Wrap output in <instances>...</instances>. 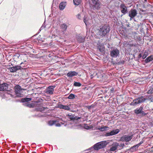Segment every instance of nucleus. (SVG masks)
Here are the masks:
<instances>
[{"label":"nucleus","instance_id":"f257e3e1","mask_svg":"<svg viewBox=\"0 0 153 153\" xmlns=\"http://www.w3.org/2000/svg\"><path fill=\"white\" fill-rule=\"evenodd\" d=\"M110 31L109 25H105L99 27L97 30V36L99 38H102L105 36Z\"/></svg>","mask_w":153,"mask_h":153},{"label":"nucleus","instance_id":"f03ea898","mask_svg":"<svg viewBox=\"0 0 153 153\" xmlns=\"http://www.w3.org/2000/svg\"><path fill=\"white\" fill-rule=\"evenodd\" d=\"M149 100L151 102H153V95H151L147 96L146 97L145 96H141L138 97L134 100L131 102L130 105H131L135 106L139 103L144 102L146 100Z\"/></svg>","mask_w":153,"mask_h":153},{"label":"nucleus","instance_id":"7ed1b4c3","mask_svg":"<svg viewBox=\"0 0 153 153\" xmlns=\"http://www.w3.org/2000/svg\"><path fill=\"white\" fill-rule=\"evenodd\" d=\"M91 1L93 9L95 11L99 10L102 6L99 0H91Z\"/></svg>","mask_w":153,"mask_h":153},{"label":"nucleus","instance_id":"20e7f679","mask_svg":"<svg viewBox=\"0 0 153 153\" xmlns=\"http://www.w3.org/2000/svg\"><path fill=\"white\" fill-rule=\"evenodd\" d=\"M65 122L63 121L61 119H57L56 120H50L48 123V124L49 126H52L53 125H55L56 126L60 127L61 125L64 124Z\"/></svg>","mask_w":153,"mask_h":153},{"label":"nucleus","instance_id":"39448f33","mask_svg":"<svg viewBox=\"0 0 153 153\" xmlns=\"http://www.w3.org/2000/svg\"><path fill=\"white\" fill-rule=\"evenodd\" d=\"M108 143L106 141H103L99 142L94 146V148L95 150H98L105 147L108 144Z\"/></svg>","mask_w":153,"mask_h":153},{"label":"nucleus","instance_id":"423d86ee","mask_svg":"<svg viewBox=\"0 0 153 153\" xmlns=\"http://www.w3.org/2000/svg\"><path fill=\"white\" fill-rule=\"evenodd\" d=\"M26 89L21 88V87L19 85H17L15 87V91L17 96L19 97H22L23 95L22 94V90H25Z\"/></svg>","mask_w":153,"mask_h":153},{"label":"nucleus","instance_id":"0eeeda50","mask_svg":"<svg viewBox=\"0 0 153 153\" xmlns=\"http://www.w3.org/2000/svg\"><path fill=\"white\" fill-rule=\"evenodd\" d=\"M137 10L135 9H132L129 12V16L130 17V20H132L137 15Z\"/></svg>","mask_w":153,"mask_h":153},{"label":"nucleus","instance_id":"6e6552de","mask_svg":"<svg viewBox=\"0 0 153 153\" xmlns=\"http://www.w3.org/2000/svg\"><path fill=\"white\" fill-rule=\"evenodd\" d=\"M119 53V51L117 48H115L111 51L110 55L112 57H116L118 56Z\"/></svg>","mask_w":153,"mask_h":153},{"label":"nucleus","instance_id":"1a4fd4ad","mask_svg":"<svg viewBox=\"0 0 153 153\" xmlns=\"http://www.w3.org/2000/svg\"><path fill=\"white\" fill-rule=\"evenodd\" d=\"M55 86H50L46 89V92L50 94H53L54 91Z\"/></svg>","mask_w":153,"mask_h":153},{"label":"nucleus","instance_id":"9d476101","mask_svg":"<svg viewBox=\"0 0 153 153\" xmlns=\"http://www.w3.org/2000/svg\"><path fill=\"white\" fill-rule=\"evenodd\" d=\"M8 85L6 83H4L0 85V91H4L7 90Z\"/></svg>","mask_w":153,"mask_h":153},{"label":"nucleus","instance_id":"9b49d317","mask_svg":"<svg viewBox=\"0 0 153 153\" xmlns=\"http://www.w3.org/2000/svg\"><path fill=\"white\" fill-rule=\"evenodd\" d=\"M132 138V135L128 136L125 135H123L121 137V139L122 141L128 142L130 141Z\"/></svg>","mask_w":153,"mask_h":153},{"label":"nucleus","instance_id":"f8f14e48","mask_svg":"<svg viewBox=\"0 0 153 153\" xmlns=\"http://www.w3.org/2000/svg\"><path fill=\"white\" fill-rule=\"evenodd\" d=\"M121 13L124 14H126L127 12V9L124 4H122L120 6Z\"/></svg>","mask_w":153,"mask_h":153},{"label":"nucleus","instance_id":"ddd939ff","mask_svg":"<svg viewBox=\"0 0 153 153\" xmlns=\"http://www.w3.org/2000/svg\"><path fill=\"white\" fill-rule=\"evenodd\" d=\"M71 104L67 105H64L62 104H59L58 105V107L60 109H63L65 110H69L71 107Z\"/></svg>","mask_w":153,"mask_h":153},{"label":"nucleus","instance_id":"4468645a","mask_svg":"<svg viewBox=\"0 0 153 153\" xmlns=\"http://www.w3.org/2000/svg\"><path fill=\"white\" fill-rule=\"evenodd\" d=\"M119 146L118 143L115 142L111 146L110 149V151L111 152H114L116 150L118 146Z\"/></svg>","mask_w":153,"mask_h":153},{"label":"nucleus","instance_id":"2eb2a0df","mask_svg":"<svg viewBox=\"0 0 153 153\" xmlns=\"http://www.w3.org/2000/svg\"><path fill=\"white\" fill-rule=\"evenodd\" d=\"M39 102L38 101L34 102L33 103H31L26 104V105L30 108H33L36 106V105H38V106L40 105V104H38Z\"/></svg>","mask_w":153,"mask_h":153},{"label":"nucleus","instance_id":"dca6fc26","mask_svg":"<svg viewBox=\"0 0 153 153\" xmlns=\"http://www.w3.org/2000/svg\"><path fill=\"white\" fill-rule=\"evenodd\" d=\"M78 74V73L75 71H70L68 72L67 74L68 77H72L73 76H76Z\"/></svg>","mask_w":153,"mask_h":153},{"label":"nucleus","instance_id":"f3484780","mask_svg":"<svg viewBox=\"0 0 153 153\" xmlns=\"http://www.w3.org/2000/svg\"><path fill=\"white\" fill-rule=\"evenodd\" d=\"M68 118H69L71 120H78L81 119L80 117H77L76 116L74 117V116H72L71 115L68 114Z\"/></svg>","mask_w":153,"mask_h":153},{"label":"nucleus","instance_id":"a211bd4d","mask_svg":"<svg viewBox=\"0 0 153 153\" xmlns=\"http://www.w3.org/2000/svg\"><path fill=\"white\" fill-rule=\"evenodd\" d=\"M66 5V2H61L59 6V7L60 10H62L64 9Z\"/></svg>","mask_w":153,"mask_h":153},{"label":"nucleus","instance_id":"6ab92c4d","mask_svg":"<svg viewBox=\"0 0 153 153\" xmlns=\"http://www.w3.org/2000/svg\"><path fill=\"white\" fill-rule=\"evenodd\" d=\"M143 110V108L142 107H140L139 108H137L134 111V113L136 114H140L141 113L142 111Z\"/></svg>","mask_w":153,"mask_h":153},{"label":"nucleus","instance_id":"aec40b11","mask_svg":"<svg viewBox=\"0 0 153 153\" xmlns=\"http://www.w3.org/2000/svg\"><path fill=\"white\" fill-rule=\"evenodd\" d=\"M68 25L66 24H65L64 23L62 24L61 26V28L64 31H65L67 29L68 27Z\"/></svg>","mask_w":153,"mask_h":153},{"label":"nucleus","instance_id":"412c9836","mask_svg":"<svg viewBox=\"0 0 153 153\" xmlns=\"http://www.w3.org/2000/svg\"><path fill=\"white\" fill-rule=\"evenodd\" d=\"M77 40L80 43L83 42L85 41V38L81 36H77Z\"/></svg>","mask_w":153,"mask_h":153},{"label":"nucleus","instance_id":"4be33fe9","mask_svg":"<svg viewBox=\"0 0 153 153\" xmlns=\"http://www.w3.org/2000/svg\"><path fill=\"white\" fill-rule=\"evenodd\" d=\"M120 132V130L118 129L112 130L111 132V136L115 135L118 134Z\"/></svg>","mask_w":153,"mask_h":153},{"label":"nucleus","instance_id":"5701e85b","mask_svg":"<svg viewBox=\"0 0 153 153\" xmlns=\"http://www.w3.org/2000/svg\"><path fill=\"white\" fill-rule=\"evenodd\" d=\"M153 59V56L151 55L148 57L145 60V61L146 63H148L149 62L152 61Z\"/></svg>","mask_w":153,"mask_h":153},{"label":"nucleus","instance_id":"b1692460","mask_svg":"<svg viewBox=\"0 0 153 153\" xmlns=\"http://www.w3.org/2000/svg\"><path fill=\"white\" fill-rule=\"evenodd\" d=\"M32 100L31 98L25 97L22 99L21 101L22 102H25L31 101Z\"/></svg>","mask_w":153,"mask_h":153},{"label":"nucleus","instance_id":"393cba45","mask_svg":"<svg viewBox=\"0 0 153 153\" xmlns=\"http://www.w3.org/2000/svg\"><path fill=\"white\" fill-rule=\"evenodd\" d=\"M138 147L137 145L133 146L131 148L130 150L131 152H134L136 151Z\"/></svg>","mask_w":153,"mask_h":153},{"label":"nucleus","instance_id":"a878e982","mask_svg":"<svg viewBox=\"0 0 153 153\" xmlns=\"http://www.w3.org/2000/svg\"><path fill=\"white\" fill-rule=\"evenodd\" d=\"M108 128V127L106 126L103 127L99 128H98V130L101 131H103L107 130V128Z\"/></svg>","mask_w":153,"mask_h":153},{"label":"nucleus","instance_id":"bb28decb","mask_svg":"<svg viewBox=\"0 0 153 153\" xmlns=\"http://www.w3.org/2000/svg\"><path fill=\"white\" fill-rule=\"evenodd\" d=\"M73 2L75 5H78L80 3L81 0H73Z\"/></svg>","mask_w":153,"mask_h":153},{"label":"nucleus","instance_id":"cd10ccee","mask_svg":"<svg viewBox=\"0 0 153 153\" xmlns=\"http://www.w3.org/2000/svg\"><path fill=\"white\" fill-rule=\"evenodd\" d=\"M82 85L81 83L79 82H74V85L76 87H80Z\"/></svg>","mask_w":153,"mask_h":153},{"label":"nucleus","instance_id":"c85d7f7f","mask_svg":"<svg viewBox=\"0 0 153 153\" xmlns=\"http://www.w3.org/2000/svg\"><path fill=\"white\" fill-rule=\"evenodd\" d=\"M8 69L10 72L13 73L16 72L14 67L9 68Z\"/></svg>","mask_w":153,"mask_h":153},{"label":"nucleus","instance_id":"c756f323","mask_svg":"<svg viewBox=\"0 0 153 153\" xmlns=\"http://www.w3.org/2000/svg\"><path fill=\"white\" fill-rule=\"evenodd\" d=\"M75 97V96L74 94H70L68 97V98L70 99H74Z\"/></svg>","mask_w":153,"mask_h":153},{"label":"nucleus","instance_id":"7c9ffc66","mask_svg":"<svg viewBox=\"0 0 153 153\" xmlns=\"http://www.w3.org/2000/svg\"><path fill=\"white\" fill-rule=\"evenodd\" d=\"M46 109L45 108L42 107L41 108H37L38 111H39L41 112H42L44 111Z\"/></svg>","mask_w":153,"mask_h":153},{"label":"nucleus","instance_id":"2f4dec72","mask_svg":"<svg viewBox=\"0 0 153 153\" xmlns=\"http://www.w3.org/2000/svg\"><path fill=\"white\" fill-rule=\"evenodd\" d=\"M15 70L16 72L18 70H20L21 69L22 67L20 66L17 65L14 67Z\"/></svg>","mask_w":153,"mask_h":153},{"label":"nucleus","instance_id":"473e14b6","mask_svg":"<svg viewBox=\"0 0 153 153\" xmlns=\"http://www.w3.org/2000/svg\"><path fill=\"white\" fill-rule=\"evenodd\" d=\"M147 93L148 94H151L153 93V88H151L149 90Z\"/></svg>","mask_w":153,"mask_h":153},{"label":"nucleus","instance_id":"72a5a7b5","mask_svg":"<svg viewBox=\"0 0 153 153\" xmlns=\"http://www.w3.org/2000/svg\"><path fill=\"white\" fill-rule=\"evenodd\" d=\"M147 56H148V53L146 52H145L144 53L142 56L143 59H145Z\"/></svg>","mask_w":153,"mask_h":153},{"label":"nucleus","instance_id":"f704fd0d","mask_svg":"<svg viewBox=\"0 0 153 153\" xmlns=\"http://www.w3.org/2000/svg\"><path fill=\"white\" fill-rule=\"evenodd\" d=\"M111 136L110 132H107L105 134V136L106 137Z\"/></svg>","mask_w":153,"mask_h":153},{"label":"nucleus","instance_id":"c9c22d12","mask_svg":"<svg viewBox=\"0 0 153 153\" xmlns=\"http://www.w3.org/2000/svg\"><path fill=\"white\" fill-rule=\"evenodd\" d=\"M125 146V145L124 143H121L119 145V146L120 147H122L121 148H123V147Z\"/></svg>","mask_w":153,"mask_h":153},{"label":"nucleus","instance_id":"e433bc0d","mask_svg":"<svg viewBox=\"0 0 153 153\" xmlns=\"http://www.w3.org/2000/svg\"><path fill=\"white\" fill-rule=\"evenodd\" d=\"M142 114L143 116H145L146 115V114L143 111H142L141 113H140Z\"/></svg>","mask_w":153,"mask_h":153},{"label":"nucleus","instance_id":"4c0bfd02","mask_svg":"<svg viewBox=\"0 0 153 153\" xmlns=\"http://www.w3.org/2000/svg\"><path fill=\"white\" fill-rule=\"evenodd\" d=\"M84 127L85 129H89L90 128L89 126H88L87 125H85Z\"/></svg>","mask_w":153,"mask_h":153},{"label":"nucleus","instance_id":"58836bf2","mask_svg":"<svg viewBox=\"0 0 153 153\" xmlns=\"http://www.w3.org/2000/svg\"><path fill=\"white\" fill-rule=\"evenodd\" d=\"M143 143V141H141L139 143L137 144V145L138 147L141 144Z\"/></svg>","mask_w":153,"mask_h":153},{"label":"nucleus","instance_id":"ea45409f","mask_svg":"<svg viewBox=\"0 0 153 153\" xmlns=\"http://www.w3.org/2000/svg\"><path fill=\"white\" fill-rule=\"evenodd\" d=\"M77 18L79 19H80L81 18V17L80 14H78L77 16Z\"/></svg>","mask_w":153,"mask_h":153},{"label":"nucleus","instance_id":"a19ab883","mask_svg":"<svg viewBox=\"0 0 153 153\" xmlns=\"http://www.w3.org/2000/svg\"><path fill=\"white\" fill-rule=\"evenodd\" d=\"M84 22H85V25H87V21H86V19L85 18H84Z\"/></svg>","mask_w":153,"mask_h":153},{"label":"nucleus","instance_id":"79ce46f5","mask_svg":"<svg viewBox=\"0 0 153 153\" xmlns=\"http://www.w3.org/2000/svg\"><path fill=\"white\" fill-rule=\"evenodd\" d=\"M114 88H111L110 90V91L113 93V92L114 91Z\"/></svg>","mask_w":153,"mask_h":153},{"label":"nucleus","instance_id":"37998d69","mask_svg":"<svg viewBox=\"0 0 153 153\" xmlns=\"http://www.w3.org/2000/svg\"><path fill=\"white\" fill-rule=\"evenodd\" d=\"M141 56H142V55H141V54H139V57H141Z\"/></svg>","mask_w":153,"mask_h":153},{"label":"nucleus","instance_id":"c03bdc74","mask_svg":"<svg viewBox=\"0 0 153 153\" xmlns=\"http://www.w3.org/2000/svg\"><path fill=\"white\" fill-rule=\"evenodd\" d=\"M23 64V63H22H22H21L20 64V65H22V64Z\"/></svg>","mask_w":153,"mask_h":153},{"label":"nucleus","instance_id":"a18cd8bd","mask_svg":"<svg viewBox=\"0 0 153 153\" xmlns=\"http://www.w3.org/2000/svg\"><path fill=\"white\" fill-rule=\"evenodd\" d=\"M99 50H100V51H102L100 49H99Z\"/></svg>","mask_w":153,"mask_h":153},{"label":"nucleus","instance_id":"49530a36","mask_svg":"<svg viewBox=\"0 0 153 153\" xmlns=\"http://www.w3.org/2000/svg\"><path fill=\"white\" fill-rule=\"evenodd\" d=\"M144 1L146 2L147 1V0H144Z\"/></svg>","mask_w":153,"mask_h":153},{"label":"nucleus","instance_id":"de8ad7c7","mask_svg":"<svg viewBox=\"0 0 153 153\" xmlns=\"http://www.w3.org/2000/svg\"><path fill=\"white\" fill-rule=\"evenodd\" d=\"M33 153H36V152H33Z\"/></svg>","mask_w":153,"mask_h":153},{"label":"nucleus","instance_id":"09e8293b","mask_svg":"<svg viewBox=\"0 0 153 153\" xmlns=\"http://www.w3.org/2000/svg\"><path fill=\"white\" fill-rule=\"evenodd\" d=\"M66 124H65V126H66Z\"/></svg>","mask_w":153,"mask_h":153}]
</instances>
